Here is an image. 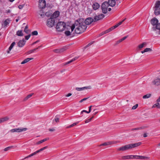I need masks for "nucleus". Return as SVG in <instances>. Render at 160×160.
Instances as JSON below:
<instances>
[{"mask_svg": "<svg viewBox=\"0 0 160 160\" xmlns=\"http://www.w3.org/2000/svg\"><path fill=\"white\" fill-rule=\"evenodd\" d=\"M87 28V26L85 25L84 22H82L80 20L75 22L74 24H73L71 27V32L75 29V33L77 34H80L84 32Z\"/></svg>", "mask_w": 160, "mask_h": 160, "instance_id": "f257e3e1", "label": "nucleus"}, {"mask_svg": "<svg viewBox=\"0 0 160 160\" xmlns=\"http://www.w3.org/2000/svg\"><path fill=\"white\" fill-rule=\"evenodd\" d=\"M141 142H138L134 143L127 144L120 147L119 148L117 149V150L118 151H125L140 146L141 145Z\"/></svg>", "mask_w": 160, "mask_h": 160, "instance_id": "f03ea898", "label": "nucleus"}, {"mask_svg": "<svg viewBox=\"0 0 160 160\" xmlns=\"http://www.w3.org/2000/svg\"><path fill=\"white\" fill-rule=\"evenodd\" d=\"M101 7L102 12L104 13H106L108 10L109 11H110L111 10V9L110 8H108V7H109L108 3L107 2H103L102 4Z\"/></svg>", "mask_w": 160, "mask_h": 160, "instance_id": "7ed1b4c3", "label": "nucleus"}, {"mask_svg": "<svg viewBox=\"0 0 160 160\" xmlns=\"http://www.w3.org/2000/svg\"><path fill=\"white\" fill-rule=\"evenodd\" d=\"M66 24L63 22H59L57 24L56 28L58 31L61 32L65 29Z\"/></svg>", "mask_w": 160, "mask_h": 160, "instance_id": "20e7f679", "label": "nucleus"}, {"mask_svg": "<svg viewBox=\"0 0 160 160\" xmlns=\"http://www.w3.org/2000/svg\"><path fill=\"white\" fill-rule=\"evenodd\" d=\"M154 11V13L156 15H158L160 14V1H157L155 4Z\"/></svg>", "mask_w": 160, "mask_h": 160, "instance_id": "39448f33", "label": "nucleus"}, {"mask_svg": "<svg viewBox=\"0 0 160 160\" xmlns=\"http://www.w3.org/2000/svg\"><path fill=\"white\" fill-rule=\"evenodd\" d=\"M27 130V128H15L11 129L10 130V132H20L23 131H26Z\"/></svg>", "mask_w": 160, "mask_h": 160, "instance_id": "423d86ee", "label": "nucleus"}, {"mask_svg": "<svg viewBox=\"0 0 160 160\" xmlns=\"http://www.w3.org/2000/svg\"><path fill=\"white\" fill-rule=\"evenodd\" d=\"M55 23V19L51 17L48 20L47 25L48 27H52L54 26Z\"/></svg>", "mask_w": 160, "mask_h": 160, "instance_id": "0eeeda50", "label": "nucleus"}, {"mask_svg": "<svg viewBox=\"0 0 160 160\" xmlns=\"http://www.w3.org/2000/svg\"><path fill=\"white\" fill-rule=\"evenodd\" d=\"M47 148H48L47 146H46L43 148H41L40 149H39V150L37 151H36L34 152L33 153H32L31 154L29 155L28 156L25 157L24 159H26V158L31 157L35 155V154L38 153H39V152H40L44 150L45 149Z\"/></svg>", "mask_w": 160, "mask_h": 160, "instance_id": "6e6552de", "label": "nucleus"}, {"mask_svg": "<svg viewBox=\"0 0 160 160\" xmlns=\"http://www.w3.org/2000/svg\"><path fill=\"white\" fill-rule=\"evenodd\" d=\"M39 7L40 8H44L46 6V2L45 0H39Z\"/></svg>", "mask_w": 160, "mask_h": 160, "instance_id": "1a4fd4ad", "label": "nucleus"}, {"mask_svg": "<svg viewBox=\"0 0 160 160\" xmlns=\"http://www.w3.org/2000/svg\"><path fill=\"white\" fill-rule=\"evenodd\" d=\"M118 141H111L105 142L103 144H101V146H107L111 145L113 144H115L118 142Z\"/></svg>", "mask_w": 160, "mask_h": 160, "instance_id": "9d476101", "label": "nucleus"}, {"mask_svg": "<svg viewBox=\"0 0 160 160\" xmlns=\"http://www.w3.org/2000/svg\"><path fill=\"white\" fill-rule=\"evenodd\" d=\"M156 28L157 30L155 28H154L153 30L156 31V34L160 35V23H158L156 25Z\"/></svg>", "mask_w": 160, "mask_h": 160, "instance_id": "9b49d317", "label": "nucleus"}, {"mask_svg": "<svg viewBox=\"0 0 160 160\" xmlns=\"http://www.w3.org/2000/svg\"><path fill=\"white\" fill-rule=\"evenodd\" d=\"M92 88L91 86L84 87L82 88H76V90L78 91H81L85 89H91Z\"/></svg>", "mask_w": 160, "mask_h": 160, "instance_id": "f8f14e48", "label": "nucleus"}, {"mask_svg": "<svg viewBox=\"0 0 160 160\" xmlns=\"http://www.w3.org/2000/svg\"><path fill=\"white\" fill-rule=\"evenodd\" d=\"M93 22V19L92 18L89 17L86 18L84 23L85 25H89Z\"/></svg>", "mask_w": 160, "mask_h": 160, "instance_id": "ddd939ff", "label": "nucleus"}, {"mask_svg": "<svg viewBox=\"0 0 160 160\" xmlns=\"http://www.w3.org/2000/svg\"><path fill=\"white\" fill-rule=\"evenodd\" d=\"M152 83L156 86H159L160 85V78H157L153 81Z\"/></svg>", "mask_w": 160, "mask_h": 160, "instance_id": "4468645a", "label": "nucleus"}, {"mask_svg": "<svg viewBox=\"0 0 160 160\" xmlns=\"http://www.w3.org/2000/svg\"><path fill=\"white\" fill-rule=\"evenodd\" d=\"M60 15V12L58 11H55L53 14L51 16V18H56L58 17Z\"/></svg>", "mask_w": 160, "mask_h": 160, "instance_id": "2eb2a0df", "label": "nucleus"}, {"mask_svg": "<svg viewBox=\"0 0 160 160\" xmlns=\"http://www.w3.org/2000/svg\"><path fill=\"white\" fill-rule=\"evenodd\" d=\"M136 159L141 160H148L149 159V157L142 156L136 155Z\"/></svg>", "mask_w": 160, "mask_h": 160, "instance_id": "dca6fc26", "label": "nucleus"}, {"mask_svg": "<svg viewBox=\"0 0 160 160\" xmlns=\"http://www.w3.org/2000/svg\"><path fill=\"white\" fill-rule=\"evenodd\" d=\"M136 159L141 160H148L149 159V157L142 156L136 155Z\"/></svg>", "mask_w": 160, "mask_h": 160, "instance_id": "f3484780", "label": "nucleus"}, {"mask_svg": "<svg viewBox=\"0 0 160 160\" xmlns=\"http://www.w3.org/2000/svg\"><path fill=\"white\" fill-rule=\"evenodd\" d=\"M10 20L8 18L6 19L3 22V24H2V27H6L7 26V25L10 22Z\"/></svg>", "mask_w": 160, "mask_h": 160, "instance_id": "a211bd4d", "label": "nucleus"}, {"mask_svg": "<svg viewBox=\"0 0 160 160\" xmlns=\"http://www.w3.org/2000/svg\"><path fill=\"white\" fill-rule=\"evenodd\" d=\"M107 2L108 3V6L111 7L114 6L116 4L115 0H109L108 2Z\"/></svg>", "mask_w": 160, "mask_h": 160, "instance_id": "6ab92c4d", "label": "nucleus"}, {"mask_svg": "<svg viewBox=\"0 0 160 160\" xmlns=\"http://www.w3.org/2000/svg\"><path fill=\"white\" fill-rule=\"evenodd\" d=\"M25 41L24 39H23L19 42L18 43V46L19 47H22L25 45Z\"/></svg>", "mask_w": 160, "mask_h": 160, "instance_id": "aec40b11", "label": "nucleus"}, {"mask_svg": "<svg viewBox=\"0 0 160 160\" xmlns=\"http://www.w3.org/2000/svg\"><path fill=\"white\" fill-rule=\"evenodd\" d=\"M158 22V20L156 18H153L151 21V24L153 26L156 25Z\"/></svg>", "mask_w": 160, "mask_h": 160, "instance_id": "412c9836", "label": "nucleus"}, {"mask_svg": "<svg viewBox=\"0 0 160 160\" xmlns=\"http://www.w3.org/2000/svg\"><path fill=\"white\" fill-rule=\"evenodd\" d=\"M100 6L98 3H95L92 5V7L94 9L97 10L99 7Z\"/></svg>", "mask_w": 160, "mask_h": 160, "instance_id": "4be33fe9", "label": "nucleus"}, {"mask_svg": "<svg viewBox=\"0 0 160 160\" xmlns=\"http://www.w3.org/2000/svg\"><path fill=\"white\" fill-rule=\"evenodd\" d=\"M33 59V58H27L25 60H24L21 63V64H24L28 62L30 60H32Z\"/></svg>", "mask_w": 160, "mask_h": 160, "instance_id": "5701e85b", "label": "nucleus"}, {"mask_svg": "<svg viewBox=\"0 0 160 160\" xmlns=\"http://www.w3.org/2000/svg\"><path fill=\"white\" fill-rule=\"evenodd\" d=\"M78 57H74V58H73L70 61L67 62L65 64V65L69 64L70 63L76 60L77 59H78Z\"/></svg>", "mask_w": 160, "mask_h": 160, "instance_id": "b1692460", "label": "nucleus"}, {"mask_svg": "<svg viewBox=\"0 0 160 160\" xmlns=\"http://www.w3.org/2000/svg\"><path fill=\"white\" fill-rule=\"evenodd\" d=\"M9 119V118L7 117H6L0 119V121L1 123L3 122H4L6 121Z\"/></svg>", "mask_w": 160, "mask_h": 160, "instance_id": "393cba45", "label": "nucleus"}, {"mask_svg": "<svg viewBox=\"0 0 160 160\" xmlns=\"http://www.w3.org/2000/svg\"><path fill=\"white\" fill-rule=\"evenodd\" d=\"M100 15H99L95 16L94 19H93V22H95L100 19Z\"/></svg>", "mask_w": 160, "mask_h": 160, "instance_id": "a878e982", "label": "nucleus"}, {"mask_svg": "<svg viewBox=\"0 0 160 160\" xmlns=\"http://www.w3.org/2000/svg\"><path fill=\"white\" fill-rule=\"evenodd\" d=\"M147 44V43L146 42H144L143 43L139 44L138 46V48L140 49H141L142 48H143L144 46L146 45Z\"/></svg>", "mask_w": 160, "mask_h": 160, "instance_id": "bb28decb", "label": "nucleus"}, {"mask_svg": "<svg viewBox=\"0 0 160 160\" xmlns=\"http://www.w3.org/2000/svg\"><path fill=\"white\" fill-rule=\"evenodd\" d=\"M15 44V42H12L10 46V47L9 48V51H7L8 53H9V51H10L12 48H13V46Z\"/></svg>", "mask_w": 160, "mask_h": 160, "instance_id": "cd10ccee", "label": "nucleus"}, {"mask_svg": "<svg viewBox=\"0 0 160 160\" xmlns=\"http://www.w3.org/2000/svg\"><path fill=\"white\" fill-rule=\"evenodd\" d=\"M128 37V36H126L125 37H124L123 38H122V39L119 40L118 41H117L116 43V44H118L119 43L122 41H123L125 40Z\"/></svg>", "mask_w": 160, "mask_h": 160, "instance_id": "c85d7f7f", "label": "nucleus"}, {"mask_svg": "<svg viewBox=\"0 0 160 160\" xmlns=\"http://www.w3.org/2000/svg\"><path fill=\"white\" fill-rule=\"evenodd\" d=\"M39 47H39L38 48H36L34 49H32V50H31L27 52L28 54H31V53H32L34 52L36 50L38 49V48H39Z\"/></svg>", "mask_w": 160, "mask_h": 160, "instance_id": "c756f323", "label": "nucleus"}, {"mask_svg": "<svg viewBox=\"0 0 160 160\" xmlns=\"http://www.w3.org/2000/svg\"><path fill=\"white\" fill-rule=\"evenodd\" d=\"M17 35L20 36H23V34L22 32V30H18L17 32Z\"/></svg>", "mask_w": 160, "mask_h": 160, "instance_id": "7c9ffc66", "label": "nucleus"}, {"mask_svg": "<svg viewBox=\"0 0 160 160\" xmlns=\"http://www.w3.org/2000/svg\"><path fill=\"white\" fill-rule=\"evenodd\" d=\"M151 50H152L150 48H146L143 51H141V52L143 53L145 52L151 51Z\"/></svg>", "mask_w": 160, "mask_h": 160, "instance_id": "2f4dec72", "label": "nucleus"}, {"mask_svg": "<svg viewBox=\"0 0 160 160\" xmlns=\"http://www.w3.org/2000/svg\"><path fill=\"white\" fill-rule=\"evenodd\" d=\"M151 94H147L144 96H143V99H146V98H150L151 96Z\"/></svg>", "mask_w": 160, "mask_h": 160, "instance_id": "473e14b6", "label": "nucleus"}, {"mask_svg": "<svg viewBox=\"0 0 160 160\" xmlns=\"http://www.w3.org/2000/svg\"><path fill=\"white\" fill-rule=\"evenodd\" d=\"M33 94V93H32L30 94H29L28 95H27L24 99V101H26L27 100H28V98L31 97L32 95Z\"/></svg>", "mask_w": 160, "mask_h": 160, "instance_id": "72a5a7b5", "label": "nucleus"}, {"mask_svg": "<svg viewBox=\"0 0 160 160\" xmlns=\"http://www.w3.org/2000/svg\"><path fill=\"white\" fill-rule=\"evenodd\" d=\"M63 51V49H55L54 50V52L57 53L61 52H62Z\"/></svg>", "mask_w": 160, "mask_h": 160, "instance_id": "f704fd0d", "label": "nucleus"}, {"mask_svg": "<svg viewBox=\"0 0 160 160\" xmlns=\"http://www.w3.org/2000/svg\"><path fill=\"white\" fill-rule=\"evenodd\" d=\"M78 123V122H75V123H73L72 124L69 125V126H68V127H67V128H71L72 127H73V126H74L76 125Z\"/></svg>", "mask_w": 160, "mask_h": 160, "instance_id": "c9c22d12", "label": "nucleus"}, {"mask_svg": "<svg viewBox=\"0 0 160 160\" xmlns=\"http://www.w3.org/2000/svg\"><path fill=\"white\" fill-rule=\"evenodd\" d=\"M65 35L67 36H69L71 34V32L69 31H66L64 32Z\"/></svg>", "mask_w": 160, "mask_h": 160, "instance_id": "e433bc0d", "label": "nucleus"}, {"mask_svg": "<svg viewBox=\"0 0 160 160\" xmlns=\"http://www.w3.org/2000/svg\"><path fill=\"white\" fill-rule=\"evenodd\" d=\"M28 25H26L25 27V28L24 30V32L26 33H28Z\"/></svg>", "mask_w": 160, "mask_h": 160, "instance_id": "4c0bfd02", "label": "nucleus"}, {"mask_svg": "<svg viewBox=\"0 0 160 160\" xmlns=\"http://www.w3.org/2000/svg\"><path fill=\"white\" fill-rule=\"evenodd\" d=\"M12 146H9V147H8L7 148H5L4 149V150L5 151H7L8 150H9L10 148H12Z\"/></svg>", "mask_w": 160, "mask_h": 160, "instance_id": "58836bf2", "label": "nucleus"}, {"mask_svg": "<svg viewBox=\"0 0 160 160\" xmlns=\"http://www.w3.org/2000/svg\"><path fill=\"white\" fill-rule=\"evenodd\" d=\"M32 34L33 35H37L38 32L37 31H34L32 32Z\"/></svg>", "mask_w": 160, "mask_h": 160, "instance_id": "ea45409f", "label": "nucleus"}, {"mask_svg": "<svg viewBox=\"0 0 160 160\" xmlns=\"http://www.w3.org/2000/svg\"><path fill=\"white\" fill-rule=\"evenodd\" d=\"M92 118H93V117H92V118H90L86 120L85 122V123H87L89 122L92 119Z\"/></svg>", "mask_w": 160, "mask_h": 160, "instance_id": "a19ab883", "label": "nucleus"}, {"mask_svg": "<svg viewBox=\"0 0 160 160\" xmlns=\"http://www.w3.org/2000/svg\"><path fill=\"white\" fill-rule=\"evenodd\" d=\"M138 104H136L134 106H133L132 108V109H136L138 107Z\"/></svg>", "mask_w": 160, "mask_h": 160, "instance_id": "79ce46f5", "label": "nucleus"}, {"mask_svg": "<svg viewBox=\"0 0 160 160\" xmlns=\"http://www.w3.org/2000/svg\"><path fill=\"white\" fill-rule=\"evenodd\" d=\"M88 112V111H87L86 110H83L81 112V114L82 115V116H83L82 114H83V112H86L87 113H89Z\"/></svg>", "mask_w": 160, "mask_h": 160, "instance_id": "37998d69", "label": "nucleus"}, {"mask_svg": "<svg viewBox=\"0 0 160 160\" xmlns=\"http://www.w3.org/2000/svg\"><path fill=\"white\" fill-rule=\"evenodd\" d=\"M134 158L136 159V155H130V159H133Z\"/></svg>", "mask_w": 160, "mask_h": 160, "instance_id": "c03bdc74", "label": "nucleus"}, {"mask_svg": "<svg viewBox=\"0 0 160 160\" xmlns=\"http://www.w3.org/2000/svg\"><path fill=\"white\" fill-rule=\"evenodd\" d=\"M126 18H125V19H123L122 21L121 22H120L119 23H118V24H117V25L118 26L122 24V23L126 19Z\"/></svg>", "mask_w": 160, "mask_h": 160, "instance_id": "a18cd8bd", "label": "nucleus"}, {"mask_svg": "<svg viewBox=\"0 0 160 160\" xmlns=\"http://www.w3.org/2000/svg\"><path fill=\"white\" fill-rule=\"evenodd\" d=\"M88 98H84L82 99H81L80 101H79V102L80 103H81L83 101H85V100H87Z\"/></svg>", "mask_w": 160, "mask_h": 160, "instance_id": "49530a36", "label": "nucleus"}, {"mask_svg": "<svg viewBox=\"0 0 160 160\" xmlns=\"http://www.w3.org/2000/svg\"><path fill=\"white\" fill-rule=\"evenodd\" d=\"M54 120L55 122H59V118L57 117H55Z\"/></svg>", "mask_w": 160, "mask_h": 160, "instance_id": "de8ad7c7", "label": "nucleus"}, {"mask_svg": "<svg viewBox=\"0 0 160 160\" xmlns=\"http://www.w3.org/2000/svg\"><path fill=\"white\" fill-rule=\"evenodd\" d=\"M142 128L141 127L140 128H133L132 129V131L135 130H138L139 129H142Z\"/></svg>", "mask_w": 160, "mask_h": 160, "instance_id": "09e8293b", "label": "nucleus"}, {"mask_svg": "<svg viewBox=\"0 0 160 160\" xmlns=\"http://www.w3.org/2000/svg\"><path fill=\"white\" fill-rule=\"evenodd\" d=\"M158 102L156 103V104H154L153 106H152V108H156L157 107H158Z\"/></svg>", "mask_w": 160, "mask_h": 160, "instance_id": "8fccbe9b", "label": "nucleus"}, {"mask_svg": "<svg viewBox=\"0 0 160 160\" xmlns=\"http://www.w3.org/2000/svg\"><path fill=\"white\" fill-rule=\"evenodd\" d=\"M31 36L30 34H29L28 35L25 36V39L27 40H28V39L30 38V37Z\"/></svg>", "mask_w": 160, "mask_h": 160, "instance_id": "3c124183", "label": "nucleus"}, {"mask_svg": "<svg viewBox=\"0 0 160 160\" xmlns=\"http://www.w3.org/2000/svg\"><path fill=\"white\" fill-rule=\"evenodd\" d=\"M93 43V42L92 41V42H91L90 43H89L88 44L86 47H85V48H86L88 47H89V46L91 45H92Z\"/></svg>", "mask_w": 160, "mask_h": 160, "instance_id": "603ef678", "label": "nucleus"}, {"mask_svg": "<svg viewBox=\"0 0 160 160\" xmlns=\"http://www.w3.org/2000/svg\"><path fill=\"white\" fill-rule=\"evenodd\" d=\"M43 142V141H42V140H41L38 142H37L36 143V145H39L42 143Z\"/></svg>", "mask_w": 160, "mask_h": 160, "instance_id": "864d4df0", "label": "nucleus"}, {"mask_svg": "<svg viewBox=\"0 0 160 160\" xmlns=\"http://www.w3.org/2000/svg\"><path fill=\"white\" fill-rule=\"evenodd\" d=\"M49 139V138H44L43 139H42V140L43 141V142H45V141L48 140Z\"/></svg>", "mask_w": 160, "mask_h": 160, "instance_id": "5fc2aeb1", "label": "nucleus"}, {"mask_svg": "<svg viewBox=\"0 0 160 160\" xmlns=\"http://www.w3.org/2000/svg\"><path fill=\"white\" fill-rule=\"evenodd\" d=\"M92 106H91L89 107V111L88 112V113H89L91 112V108H92Z\"/></svg>", "mask_w": 160, "mask_h": 160, "instance_id": "6e6d98bb", "label": "nucleus"}, {"mask_svg": "<svg viewBox=\"0 0 160 160\" xmlns=\"http://www.w3.org/2000/svg\"><path fill=\"white\" fill-rule=\"evenodd\" d=\"M105 17V15L102 14H101V19Z\"/></svg>", "mask_w": 160, "mask_h": 160, "instance_id": "4d7b16f0", "label": "nucleus"}, {"mask_svg": "<svg viewBox=\"0 0 160 160\" xmlns=\"http://www.w3.org/2000/svg\"><path fill=\"white\" fill-rule=\"evenodd\" d=\"M127 156H123L122 157V159H127Z\"/></svg>", "mask_w": 160, "mask_h": 160, "instance_id": "13d9d810", "label": "nucleus"}, {"mask_svg": "<svg viewBox=\"0 0 160 160\" xmlns=\"http://www.w3.org/2000/svg\"><path fill=\"white\" fill-rule=\"evenodd\" d=\"M23 6L22 5H20L18 6V8L20 9H22L23 8Z\"/></svg>", "mask_w": 160, "mask_h": 160, "instance_id": "bf43d9fd", "label": "nucleus"}, {"mask_svg": "<svg viewBox=\"0 0 160 160\" xmlns=\"http://www.w3.org/2000/svg\"><path fill=\"white\" fill-rule=\"evenodd\" d=\"M72 95V94L71 93H69L66 95V97H68L71 96Z\"/></svg>", "mask_w": 160, "mask_h": 160, "instance_id": "052dcab7", "label": "nucleus"}, {"mask_svg": "<svg viewBox=\"0 0 160 160\" xmlns=\"http://www.w3.org/2000/svg\"><path fill=\"white\" fill-rule=\"evenodd\" d=\"M109 32V30L108 29L104 31V33H107Z\"/></svg>", "mask_w": 160, "mask_h": 160, "instance_id": "680f3d73", "label": "nucleus"}, {"mask_svg": "<svg viewBox=\"0 0 160 160\" xmlns=\"http://www.w3.org/2000/svg\"><path fill=\"white\" fill-rule=\"evenodd\" d=\"M109 32V30L108 29L104 31V33H107Z\"/></svg>", "mask_w": 160, "mask_h": 160, "instance_id": "e2e57ef3", "label": "nucleus"}, {"mask_svg": "<svg viewBox=\"0 0 160 160\" xmlns=\"http://www.w3.org/2000/svg\"><path fill=\"white\" fill-rule=\"evenodd\" d=\"M118 27V26L117 25V24L116 25H115V26H113L114 29L116 28H117Z\"/></svg>", "mask_w": 160, "mask_h": 160, "instance_id": "0e129e2a", "label": "nucleus"}, {"mask_svg": "<svg viewBox=\"0 0 160 160\" xmlns=\"http://www.w3.org/2000/svg\"><path fill=\"white\" fill-rule=\"evenodd\" d=\"M147 137V135L146 133H144L143 134V137Z\"/></svg>", "mask_w": 160, "mask_h": 160, "instance_id": "69168bd1", "label": "nucleus"}, {"mask_svg": "<svg viewBox=\"0 0 160 160\" xmlns=\"http://www.w3.org/2000/svg\"><path fill=\"white\" fill-rule=\"evenodd\" d=\"M157 101L158 102H160V96L159 98L157 99Z\"/></svg>", "mask_w": 160, "mask_h": 160, "instance_id": "338daca9", "label": "nucleus"}, {"mask_svg": "<svg viewBox=\"0 0 160 160\" xmlns=\"http://www.w3.org/2000/svg\"><path fill=\"white\" fill-rule=\"evenodd\" d=\"M157 108H158L160 109V104L159 103H158V105Z\"/></svg>", "mask_w": 160, "mask_h": 160, "instance_id": "774afa93", "label": "nucleus"}]
</instances>
